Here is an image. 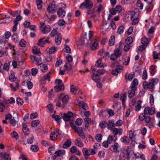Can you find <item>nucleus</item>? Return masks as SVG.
<instances>
[{"label": "nucleus", "mask_w": 160, "mask_h": 160, "mask_svg": "<svg viewBox=\"0 0 160 160\" xmlns=\"http://www.w3.org/2000/svg\"><path fill=\"white\" fill-rule=\"evenodd\" d=\"M121 141L122 142L128 145L130 139L128 138L127 136H124L121 138Z\"/></svg>", "instance_id": "72a5a7b5"}, {"label": "nucleus", "mask_w": 160, "mask_h": 160, "mask_svg": "<svg viewBox=\"0 0 160 160\" xmlns=\"http://www.w3.org/2000/svg\"><path fill=\"white\" fill-rule=\"evenodd\" d=\"M7 106H5L2 103H0V111L2 112H3L5 109V108H7Z\"/></svg>", "instance_id": "0e129e2a"}, {"label": "nucleus", "mask_w": 160, "mask_h": 160, "mask_svg": "<svg viewBox=\"0 0 160 160\" xmlns=\"http://www.w3.org/2000/svg\"><path fill=\"white\" fill-rule=\"evenodd\" d=\"M11 136L12 137L15 138L16 139H18L19 138L18 133L15 131H13L11 133Z\"/></svg>", "instance_id": "bf43d9fd"}, {"label": "nucleus", "mask_w": 160, "mask_h": 160, "mask_svg": "<svg viewBox=\"0 0 160 160\" xmlns=\"http://www.w3.org/2000/svg\"><path fill=\"white\" fill-rule=\"evenodd\" d=\"M122 154L123 157L128 159V160H135V154L128 147H127V148L124 150Z\"/></svg>", "instance_id": "f03ea898"}, {"label": "nucleus", "mask_w": 160, "mask_h": 160, "mask_svg": "<svg viewBox=\"0 0 160 160\" xmlns=\"http://www.w3.org/2000/svg\"><path fill=\"white\" fill-rule=\"evenodd\" d=\"M126 97V94L125 93H122L121 94L120 97V100L122 101V104L123 105L124 104L125 100Z\"/></svg>", "instance_id": "37998d69"}, {"label": "nucleus", "mask_w": 160, "mask_h": 160, "mask_svg": "<svg viewBox=\"0 0 160 160\" xmlns=\"http://www.w3.org/2000/svg\"><path fill=\"white\" fill-rule=\"evenodd\" d=\"M138 80L137 79L135 78L133 80L131 85V88L136 89V86L138 85Z\"/></svg>", "instance_id": "c9c22d12"}, {"label": "nucleus", "mask_w": 160, "mask_h": 160, "mask_svg": "<svg viewBox=\"0 0 160 160\" xmlns=\"http://www.w3.org/2000/svg\"><path fill=\"white\" fill-rule=\"evenodd\" d=\"M61 33L59 32H56L55 30H54L51 33V35L52 37H55V42L56 44L57 45H59L61 43L62 40L61 37Z\"/></svg>", "instance_id": "39448f33"}, {"label": "nucleus", "mask_w": 160, "mask_h": 160, "mask_svg": "<svg viewBox=\"0 0 160 160\" xmlns=\"http://www.w3.org/2000/svg\"><path fill=\"white\" fill-rule=\"evenodd\" d=\"M57 13L58 17L61 18L64 17L66 14L65 11L62 9V8H60L57 11Z\"/></svg>", "instance_id": "5701e85b"}, {"label": "nucleus", "mask_w": 160, "mask_h": 160, "mask_svg": "<svg viewBox=\"0 0 160 160\" xmlns=\"http://www.w3.org/2000/svg\"><path fill=\"white\" fill-rule=\"evenodd\" d=\"M82 119L81 118H78L76 119L75 121V123L76 125L80 126L82 122Z\"/></svg>", "instance_id": "774afa93"}, {"label": "nucleus", "mask_w": 160, "mask_h": 160, "mask_svg": "<svg viewBox=\"0 0 160 160\" xmlns=\"http://www.w3.org/2000/svg\"><path fill=\"white\" fill-rule=\"evenodd\" d=\"M72 142L70 139L67 140L63 144V148L65 149H67L71 145Z\"/></svg>", "instance_id": "cd10ccee"}, {"label": "nucleus", "mask_w": 160, "mask_h": 160, "mask_svg": "<svg viewBox=\"0 0 160 160\" xmlns=\"http://www.w3.org/2000/svg\"><path fill=\"white\" fill-rule=\"evenodd\" d=\"M99 125L101 128H104L107 125V123L104 121H102L100 123Z\"/></svg>", "instance_id": "864d4df0"}, {"label": "nucleus", "mask_w": 160, "mask_h": 160, "mask_svg": "<svg viewBox=\"0 0 160 160\" xmlns=\"http://www.w3.org/2000/svg\"><path fill=\"white\" fill-rule=\"evenodd\" d=\"M34 138V136L32 135H30V138H28L27 140V142L28 144H32V143L33 140Z\"/></svg>", "instance_id": "052dcab7"}, {"label": "nucleus", "mask_w": 160, "mask_h": 160, "mask_svg": "<svg viewBox=\"0 0 160 160\" xmlns=\"http://www.w3.org/2000/svg\"><path fill=\"white\" fill-rule=\"evenodd\" d=\"M49 38L47 37L45 39V37L40 39L37 42V45L41 47H43L45 43L48 42Z\"/></svg>", "instance_id": "9b49d317"}, {"label": "nucleus", "mask_w": 160, "mask_h": 160, "mask_svg": "<svg viewBox=\"0 0 160 160\" xmlns=\"http://www.w3.org/2000/svg\"><path fill=\"white\" fill-rule=\"evenodd\" d=\"M31 59L33 62H36V64L38 65H41L42 63V59L41 57L37 58L35 56H31Z\"/></svg>", "instance_id": "dca6fc26"}, {"label": "nucleus", "mask_w": 160, "mask_h": 160, "mask_svg": "<svg viewBox=\"0 0 160 160\" xmlns=\"http://www.w3.org/2000/svg\"><path fill=\"white\" fill-rule=\"evenodd\" d=\"M64 88H65L63 84H62L59 85H56L53 88V89L55 92H57L64 91Z\"/></svg>", "instance_id": "6ab92c4d"}, {"label": "nucleus", "mask_w": 160, "mask_h": 160, "mask_svg": "<svg viewBox=\"0 0 160 160\" xmlns=\"http://www.w3.org/2000/svg\"><path fill=\"white\" fill-rule=\"evenodd\" d=\"M124 29V28L123 26H120L118 29L117 33L119 34L122 33L123 32Z\"/></svg>", "instance_id": "5fc2aeb1"}, {"label": "nucleus", "mask_w": 160, "mask_h": 160, "mask_svg": "<svg viewBox=\"0 0 160 160\" xmlns=\"http://www.w3.org/2000/svg\"><path fill=\"white\" fill-rule=\"evenodd\" d=\"M0 158L1 160H11L9 154L5 152L0 153Z\"/></svg>", "instance_id": "f3484780"}, {"label": "nucleus", "mask_w": 160, "mask_h": 160, "mask_svg": "<svg viewBox=\"0 0 160 160\" xmlns=\"http://www.w3.org/2000/svg\"><path fill=\"white\" fill-rule=\"evenodd\" d=\"M2 19H4L5 21H6L7 23H9L11 22L12 20V18L10 16H7V15H5V17L3 18Z\"/></svg>", "instance_id": "3c124183"}, {"label": "nucleus", "mask_w": 160, "mask_h": 160, "mask_svg": "<svg viewBox=\"0 0 160 160\" xmlns=\"http://www.w3.org/2000/svg\"><path fill=\"white\" fill-rule=\"evenodd\" d=\"M152 57L153 59H160V52H158L156 51H154L153 52Z\"/></svg>", "instance_id": "473e14b6"}, {"label": "nucleus", "mask_w": 160, "mask_h": 160, "mask_svg": "<svg viewBox=\"0 0 160 160\" xmlns=\"http://www.w3.org/2000/svg\"><path fill=\"white\" fill-rule=\"evenodd\" d=\"M66 69L68 71H71L72 69V66L69 62L66 63L64 66Z\"/></svg>", "instance_id": "c03bdc74"}, {"label": "nucleus", "mask_w": 160, "mask_h": 160, "mask_svg": "<svg viewBox=\"0 0 160 160\" xmlns=\"http://www.w3.org/2000/svg\"><path fill=\"white\" fill-rule=\"evenodd\" d=\"M58 98L59 100L62 101L63 103L62 108H64L68 101L69 98L68 96L64 93H62L59 94Z\"/></svg>", "instance_id": "423d86ee"}, {"label": "nucleus", "mask_w": 160, "mask_h": 160, "mask_svg": "<svg viewBox=\"0 0 160 160\" xmlns=\"http://www.w3.org/2000/svg\"><path fill=\"white\" fill-rule=\"evenodd\" d=\"M58 135L57 130L54 132H52L51 133V140L53 141L54 140H56Z\"/></svg>", "instance_id": "bb28decb"}, {"label": "nucleus", "mask_w": 160, "mask_h": 160, "mask_svg": "<svg viewBox=\"0 0 160 160\" xmlns=\"http://www.w3.org/2000/svg\"><path fill=\"white\" fill-rule=\"evenodd\" d=\"M96 70V69H95L94 68H91L92 72H94L95 73H96L97 74H98V75L99 76L100 75L103 74L105 72V70L103 69H99L97 70Z\"/></svg>", "instance_id": "4be33fe9"}, {"label": "nucleus", "mask_w": 160, "mask_h": 160, "mask_svg": "<svg viewBox=\"0 0 160 160\" xmlns=\"http://www.w3.org/2000/svg\"><path fill=\"white\" fill-rule=\"evenodd\" d=\"M31 150L34 152H37L39 150V148L38 145H32L31 147Z\"/></svg>", "instance_id": "603ef678"}, {"label": "nucleus", "mask_w": 160, "mask_h": 160, "mask_svg": "<svg viewBox=\"0 0 160 160\" xmlns=\"http://www.w3.org/2000/svg\"><path fill=\"white\" fill-rule=\"evenodd\" d=\"M115 37L114 36H112L109 39V45L112 46L115 43Z\"/></svg>", "instance_id": "4c0bfd02"}, {"label": "nucleus", "mask_w": 160, "mask_h": 160, "mask_svg": "<svg viewBox=\"0 0 160 160\" xmlns=\"http://www.w3.org/2000/svg\"><path fill=\"white\" fill-rule=\"evenodd\" d=\"M79 106L81 107L84 110H87L88 109L87 104L81 101L79 102L78 103Z\"/></svg>", "instance_id": "c85d7f7f"}, {"label": "nucleus", "mask_w": 160, "mask_h": 160, "mask_svg": "<svg viewBox=\"0 0 160 160\" xmlns=\"http://www.w3.org/2000/svg\"><path fill=\"white\" fill-rule=\"evenodd\" d=\"M120 148V146L118 143H115L113 145H112L110 147V149L113 152H119Z\"/></svg>", "instance_id": "2eb2a0df"}, {"label": "nucleus", "mask_w": 160, "mask_h": 160, "mask_svg": "<svg viewBox=\"0 0 160 160\" xmlns=\"http://www.w3.org/2000/svg\"><path fill=\"white\" fill-rule=\"evenodd\" d=\"M131 89L129 90L128 92V96L129 98H131L135 95V91L136 89L131 88Z\"/></svg>", "instance_id": "7c9ffc66"}, {"label": "nucleus", "mask_w": 160, "mask_h": 160, "mask_svg": "<svg viewBox=\"0 0 160 160\" xmlns=\"http://www.w3.org/2000/svg\"><path fill=\"white\" fill-rule=\"evenodd\" d=\"M117 11L116 10L115 8H112L111 9L110 11V12L109 14L108 17V19H109L112 16V15H115Z\"/></svg>", "instance_id": "a19ab883"}, {"label": "nucleus", "mask_w": 160, "mask_h": 160, "mask_svg": "<svg viewBox=\"0 0 160 160\" xmlns=\"http://www.w3.org/2000/svg\"><path fill=\"white\" fill-rule=\"evenodd\" d=\"M148 42L149 41L147 38L144 37H142L141 38L142 45L138 47V50H143L146 49Z\"/></svg>", "instance_id": "6e6552de"}, {"label": "nucleus", "mask_w": 160, "mask_h": 160, "mask_svg": "<svg viewBox=\"0 0 160 160\" xmlns=\"http://www.w3.org/2000/svg\"><path fill=\"white\" fill-rule=\"evenodd\" d=\"M136 14L135 12L134 11H128V18H130L132 19L133 17V16Z\"/></svg>", "instance_id": "de8ad7c7"}, {"label": "nucleus", "mask_w": 160, "mask_h": 160, "mask_svg": "<svg viewBox=\"0 0 160 160\" xmlns=\"http://www.w3.org/2000/svg\"><path fill=\"white\" fill-rule=\"evenodd\" d=\"M39 123L40 122L38 120H33L31 122V126L33 127H36L39 124Z\"/></svg>", "instance_id": "49530a36"}, {"label": "nucleus", "mask_w": 160, "mask_h": 160, "mask_svg": "<svg viewBox=\"0 0 160 160\" xmlns=\"http://www.w3.org/2000/svg\"><path fill=\"white\" fill-rule=\"evenodd\" d=\"M112 133L115 135L118 134L119 135H121L122 132V130L121 128H113L112 130Z\"/></svg>", "instance_id": "412c9836"}, {"label": "nucleus", "mask_w": 160, "mask_h": 160, "mask_svg": "<svg viewBox=\"0 0 160 160\" xmlns=\"http://www.w3.org/2000/svg\"><path fill=\"white\" fill-rule=\"evenodd\" d=\"M40 69L43 72H45V71L48 70V67L46 64H42L41 65H40Z\"/></svg>", "instance_id": "79ce46f5"}, {"label": "nucleus", "mask_w": 160, "mask_h": 160, "mask_svg": "<svg viewBox=\"0 0 160 160\" xmlns=\"http://www.w3.org/2000/svg\"><path fill=\"white\" fill-rule=\"evenodd\" d=\"M122 69V67L120 66H117L115 69L113 70L112 73L113 75H117L119 72Z\"/></svg>", "instance_id": "b1692460"}, {"label": "nucleus", "mask_w": 160, "mask_h": 160, "mask_svg": "<svg viewBox=\"0 0 160 160\" xmlns=\"http://www.w3.org/2000/svg\"><path fill=\"white\" fill-rule=\"evenodd\" d=\"M115 137V136L109 135L107 141L109 144H111L113 141H115V140H114V138Z\"/></svg>", "instance_id": "a18cd8bd"}, {"label": "nucleus", "mask_w": 160, "mask_h": 160, "mask_svg": "<svg viewBox=\"0 0 160 160\" xmlns=\"http://www.w3.org/2000/svg\"><path fill=\"white\" fill-rule=\"evenodd\" d=\"M93 5L92 2L91 1H88L84 2L82 3L80 6V8L82 9H91Z\"/></svg>", "instance_id": "1a4fd4ad"}, {"label": "nucleus", "mask_w": 160, "mask_h": 160, "mask_svg": "<svg viewBox=\"0 0 160 160\" xmlns=\"http://www.w3.org/2000/svg\"><path fill=\"white\" fill-rule=\"evenodd\" d=\"M59 156H61L65 154V151L63 150H60L56 152Z\"/></svg>", "instance_id": "e2e57ef3"}, {"label": "nucleus", "mask_w": 160, "mask_h": 160, "mask_svg": "<svg viewBox=\"0 0 160 160\" xmlns=\"http://www.w3.org/2000/svg\"><path fill=\"white\" fill-rule=\"evenodd\" d=\"M158 79L157 78H152L149 79V82H144L143 84V88L147 89L148 88L152 89L154 86L158 82Z\"/></svg>", "instance_id": "7ed1b4c3"}, {"label": "nucleus", "mask_w": 160, "mask_h": 160, "mask_svg": "<svg viewBox=\"0 0 160 160\" xmlns=\"http://www.w3.org/2000/svg\"><path fill=\"white\" fill-rule=\"evenodd\" d=\"M102 135L101 133H98L96 134L95 137L96 140L98 142H100L102 138Z\"/></svg>", "instance_id": "09e8293b"}, {"label": "nucleus", "mask_w": 160, "mask_h": 160, "mask_svg": "<svg viewBox=\"0 0 160 160\" xmlns=\"http://www.w3.org/2000/svg\"><path fill=\"white\" fill-rule=\"evenodd\" d=\"M73 129L74 130L75 132L78 133V135L80 137L84 139L85 138V136L83 132V129L82 127L77 128L76 126L74 125L72 127Z\"/></svg>", "instance_id": "0eeeda50"}, {"label": "nucleus", "mask_w": 160, "mask_h": 160, "mask_svg": "<svg viewBox=\"0 0 160 160\" xmlns=\"http://www.w3.org/2000/svg\"><path fill=\"white\" fill-rule=\"evenodd\" d=\"M102 58H99L98 60L96 61L95 66L96 67L100 68L101 62H102Z\"/></svg>", "instance_id": "13d9d810"}, {"label": "nucleus", "mask_w": 160, "mask_h": 160, "mask_svg": "<svg viewBox=\"0 0 160 160\" xmlns=\"http://www.w3.org/2000/svg\"><path fill=\"white\" fill-rule=\"evenodd\" d=\"M23 132L25 135H28V129L27 127V125L23 124V127L22 129Z\"/></svg>", "instance_id": "8fccbe9b"}, {"label": "nucleus", "mask_w": 160, "mask_h": 160, "mask_svg": "<svg viewBox=\"0 0 160 160\" xmlns=\"http://www.w3.org/2000/svg\"><path fill=\"white\" fill-rule=\"evenodd\" d=\"M12 39L15 42H18L19 41L18 37L16 34L14 33L12 36Z\"/></svg>", "instance_id": "4d7b16f0"}, {"label": "nucleus", "mask_w": 160, "mask_h": 160, "mask_svg": "<svg viewBox=\"0 0 160 160\" xmlns=\"http://www.w3.org/2000/svg\"><path fill=\"white\" fill-rule=\"evenodd\" d=\"M56 4L54 2H52L51 3V12L54 13L56 12Z\"/></svg>", "instance_id": "ea45409f"}, {"label": "nucleus", "mask_w": 160, "mask_h": 160, "mask_svg": "<svg viewBox=\"0 0 160 160\" xmlns=\"http://www.w3.org/2000/svg\"><path fill=\"white\" fill-rule=\"evenodd\" d=\"M122 52L121 51H115L114 53L112 54L111 56L110 59L112 61L116 60L118 57L121 56Z\"/></svg>", "instance_id": "4468645a"}, {"label": "nucleus", "mask_w": 160, "mask_h": 160, "mask_svg": "<svg viewBox=\"0 0 160 160\" xmlns=\"http://www.w3.org/2000/svg\"><path fill=\"white\" fill-rule=\"evenodd\" d=\"M101 29L106 32H108L110 30V25L106 21H103L100 27Z\"/></svg>", "instance_id": "9d476101"}, {"label": "nucleus", "mask_w": 160, "mask_h": 160, "mask_svg": "<svg viewBox=\"0 0 160 160\" xmlns=\"http://www.w3.org/2000/svg\"><path fill=\"white\" fill-rule=\"evenodd\" d=\"M136 136L135 131L133 129L131 130L129 132V139L132 141H134Z\"/></svg>", "instance_id": "a211bd4d"}, {"label": "nucleus", "mask_w": 160, "mask_h": 160, "mask_svg": "<svg viewBox=\"0 0 160 160\" xmlns=\"http://www.w3.org/2000/svg\"><path fill=\"white\" fill-rule=\"evenodd\" d=\"M97 144H95L93 146L94 149L89 148L87 149L86 148H83L82 149V152L85 156H88L91 155H94L96 153V148H95Z\"/></svg>", "instance_id": "20e7f679"}, {"label": "nucleus", "mask_w": 160, "mask_h": 160, "mask_svg": "<svg viewBox=\"0 0 160 160\" xmlns=\"http://www.w3.org/2000/svg\"><path fill=\"white\" fill-rule=\"evenodd\" d=\"M115 124L112 122H109L108 124L107 123V126L108 128L112 130L113 128L115 127Z\"/></svg>", "instance_id": "6e6d98bb"}, {"label": "nucleus", "mask_w": 160, "mask_h": 160, "mask_svg": "<svg viewBox=\"0 0 160 160\" xmlns=\"http://www.w3.org/2000/svg\"><path fill=\"white\" fill-rule=\"evenodd\" d=\"M133 41V38L132 37H130L127 38L125 40V42L126 45L124 46L123 50H128L130 48V44Z\"/></svg>", "instance_id": "f8f14e48"}, {"label": "nucleus", "mask_w": 160, "mask_h": 160, "mask_svg": "<svg viewBox=\"0 0 160 160\" xmlns=\"http://www.w3.org/2000/svg\"><path fill=\"white\" fill-rule=\"evenodd\" d=\"M22 12L21 11H19V13L18 15L16 17L15 20L13 21L14 23L18 24L19 21L22 19V18L21 16Z\"/></svg>", "instance_id": "393cba45"}, {"label": "nucleus", "mask_w": 160, "mask_h": 160, "mask_svg": "<svg viewBox=\"0 0 160 160\" xmlns=\"http://www.w3.org/2000/svg\"><path fill=\"white\" fill-rule=\"evenodd\" d=\"M55 112L56 111H54V114H52L51 117L59 124H60L61 122V118H62L65 121H68L70 120V118L73 116V115L72 113L70 112H68L67 113H64L63 114L61 113L60 115H55L54 114Z\"/></svg>", "instance_id": "f257e3e1"}, {"label": "nucleus", "mask_w": 160, "mask_h": 160, "mask_svg": "<svg viewBox=\"0 0 160 160\" xmlns=\"http://www.w3.org/2000/svg\"><path fill=\"white\" fill-rule=\"evenodd\" d=\"M144 114L147 115H153L155 113V108L153 107L150 108L148 107H147L144 108Z\"/></svg>", "instance_id": "ddd939ff"}, {"label": "nucleus", "mask_w": 160, "mask_h": 160, "mask_svg": "<svg viewBox=\"0 0 160 160\" xmlns=\"http://www.w3.org/2000/svg\"><path fill=\"white\" fill-rule=\"evenodd\" d=\"M93 35V32L92 31H90L89 32V40L87 41L86 44H90L92 42V38Z\"/></svg>", "instance_id": "2f4dec72"}, {"label": "nucleus", "mask_w": 160, "mask_h": 160, "mask_svg": "<svg viewBox=\"0 0 160 160\" xmlns=\"http://www.w3.org/2000/svg\"><path fill=\"white\" fill-rule=\"evenodd\" d=\"M92 75L93 80L96 82H98L100 80L99 76L97 74L94 72H92Z\"/></svg>", "instance_id": "c756f323"}, {"label": "nucleus", "mask_w": 160, "mask_h": 160, "mask_svg": "<svg viewBox=\"0 0 160 160\" xmlns=\"http://www.w3.org/2000/svg\"><path fill=\"white\" fill-rule=\"evenodd\" d=\"M16 101L17 103L19 105H22L23 103V100L20 97H18L17 98Z\"/></svg>", "instance_id": "680f3d73"}, {"label": "nucleus", "mask_w": 160, "mask_h": 160, "mask_svg": "<svg viewBox=\"0 0 160 160\" xmlns=\"http://www.w3.org/2000/svg\"><path fill=\"white\" fill-rule=\"evenodd\" d=\"M50 31V27L48 25L42 29V32L43 33H48Z\"/></svg>", "instance_id": "58836bf2"}, {"label": "nucleus", "mask_w": 160, "mask_h": 160, "mask_svg": "<svg viewBox=\"0 0 160 160\" xmlns=\"http://www.w3.org/2000/svg\"><path fill=\"white\" fill-rule=\"evenodd\" d=\"M75 144L80 147H83V144L81 142L80 138H78L76 139L75 140Z\"/></svg>", "instance_id": "f704fd0d"}, {"label": "nucleus", "mask_w": 160, "mask_h": 160, "mask_svg": "<svg viewBox=\"0 0 160 160\" xmlns=\"http://www.w3.org/2000/svg\"><path fill=\"white\" fill-rule=\"evenodd\" d=\"M130 59V57H125L123 61V64L126 65H127L129 62Z\"/></svg>", "instance_id": "338daca9"}, {"label": "nucleus", "mask_w": 160, "mask_h": 160, "mask_svg": "<svg viewBox=\"0 0 160 160\" xmlns=\"http://www.w3.org/2000/svg\"><path fill=\"white\" fill-rule=\"evenodd\" d=\"M84 121L85 122V125L86 129L88 128L89 123H90L91 124H94L95 121H92L91 119L89 118H85L84 119Z\"/></svg>", "instance_id": "aec40b11"}, {"label": "nucleus", "mask_w": 160, "mask_h": 160, "mask_svg": "<svg viewBox=\"0 0 160 160\" xmlns=\"http://www.w3.org/2000/svg\"><path fill=\"white\" fill-rule=\"evenodd\" d=\"M99 47L98 43L97 40L94 42L91 46V48L92 50L95 49H98Z\"/></svg>", "instance_id": "e433bc0d"}, {"label": "nucleus", "mask_w": 160, "mask_h": 160, "mask_svg": "<svg viewBox=\"0 0 160 160\" xmlns=\"http://www.w3.org/2000/svg\"><path fill=\"white\" fill-rule=\"evenodd\" d=\"M70 91L72 94H78L79 92L77 88L74 85H71L70 86Z\"/></svg>", "instance_id": "a878e982"}, {"label": "nucleus", "mask_w": 160, "mask_h": 160, "mask_svg": "<svg viewBox=\"0 0 160 160\" xmlns=\"http://www.w3.org/2000/svg\"><path fill=\"white\" fill-rule=\"evenodd\" d=\"M58 23L59 26H62L65 25V22L63 19H61L58 21Z\"/></svg>", "instance_id": "69168bd1"}]
</instances>
